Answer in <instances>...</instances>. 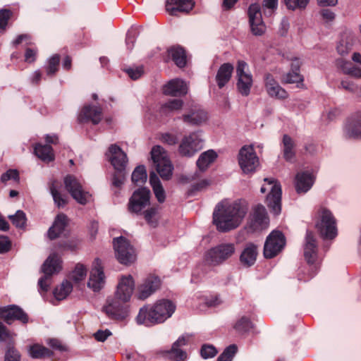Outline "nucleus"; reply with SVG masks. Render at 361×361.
I'll use <instances>...</instances> for the list:
<instances>
[{
    "label": "nucleus",
    "instance_id": "f257e3e1",
    "mask_svg": "<svg viewBox=\"0 0 361 361\" xmlns=\"http://www.w3.org/2000/svg\"><path fill=\"white\" fill-rule=\"evenodd\" d=\"M135 290V281L131 275L122 276L118 283L114 298H109L103 310L111 319L124 321L130 313V301Z\"/></svg>",
    "mask_w": 361,
    "mask_h": 361
},
{
    "label": "nucleus",
    "instance_id": "f03ea898",
    "mask_svg": "<svg viewBox=\"0 0 361 361\" xmlns=\"http://www.w3.org/2000/svg\"><path fill=\"white\" fill-rule=\"evenodd\" d=\"M247 212V207L244 202L224 200L214 208L213 223L219 231L228 232L240 225Z\"/></svg>",
    "mask_w": 361,
    "mask_h": 361
},
{
    "label": "nucleus",
    "instance_id": "7ed1b4c3",
    "mask_svg": "<svg viewBox=\"0 0 361 361\" xmlns=\"http://www.w3.org/2000/svg\"><path fill=\"white\" fill-rule=\"evenodd\" d=\"M176 305L169 300H159L152 305H145L139 310L135 317L138 325L152 326L161 324L174 313Z\"/></svg>",
    "mask_w": 361,
    "mask_h": 361
},
{
    "label": "nucleus",
    "instance_id": "20e7f679",
    "mask_svg": "<svg viewBox=\"0 0 361 361\" xmlns=\"http://www.w3.org/2000/svg\"><path fill=\"white\" fill-rule=\"evenodd\" d=\"M235 251V247L233 243H221L204 253V261L209 266H219L231 258Z\"/></svg>",
    "mask_w": 361,
    "mask_h": 361
},
{
    "label": "nucleus",
    "instance_id": "39448f33",
    "mask_svg": "<svg viewBox=\"0 0 361 361\" xmlns=\"http://www.w3.org/2000/svg\"><path fill=\"white\" fill-rule=\"evenodd\" d=\"M265 184L261 187L260 191L264 193L269 190L266 203L274 214L277 215L281 210V186L279 182L274 178H265L264 179Z\"/></svg>",
    "mask_w": 361,
    "mask_h": 361
},
{
    "label": "nucleus",
    "instance_id": "423d86ee",
    "mask_svg": "<svg viewBox=\"0 0 361 361\" xmlns=\"http://www.w3.org/2000/svg\"><path fill=\"white\" fill-rule=\"evenodd\" d=\"M316 226L324 239H333L337 235L336 219L332 212L326 207L319 208Z\"/></svg>",
    "mask_w": 361,
    "mask_h": 361
},
{
    "label": "nucleus",
    "instance_id": "0eeeda50",
    "mask_svg": "<svg viewBox=\"0 0 361 361\" xmlns=\"http://www.w3.org/2000/svg\"><path fill=\"white\" fill-rule=\"evenodd\" d=\"M113 246L116 257L121 264L130 265L135 262L136 252L128 239L123 236L114 238Z\"/></svg>",
    "mask_w": 361,
    "mask_h": 361
},
{
    "label": "nucleus",
    "instance_id": "6e6552de",
    "mask_svg": "<svg viewBox=\"0 0 361 361\" xmlns=\"http://www.w3.org/2000/svg\"><path fill=\"white\" fill-rule=\"evenodd\" d=\"M151 156L157 173L161 178L169 180L172 176L173 166L166 151L162 147L156 145L152 149Z\"/></svg>",
    "mask_w": 361,
    "mask_h": 361
},
{
    "label": "nucleus",
    "instance_id": "1a4fd4ad",
    "mask_svg": "<svg viewBox=\"0 0 361 361\" xmlns=\"http://www.w3.org/2000/svg\"><path fill=\"white\" fill-rule=\"evenodd\" d=\"M61 264L60 257L55 253L50 255L44 262L42 268L44 276L40 278L38 281L41 292L46 293L48 290L51 284V276L61 270Z\"/></svg>",
    "mask_w": 361,
    "mask_h": 361
},
{
    "label": "nucleus",
    "instance_id": "9d476101",
    "mask_svg": "<svg viewBox=\"0 0 361 361\" xmlns=\"http://www.w3.org/2000/svg\"><path fill=\"white\" fill-rule=\"evenodd\" d=\"M203 145L204 139L201 132H192L183 137L179 145L178 152L182 156L191 157L202 149Z\"/></svg>",
    "mask_w": 361,
    "mask_h": 361
},
{
    "label": "nucleus",
    "instance_id": "9b49d317",
    "mask_svg": "<svg viewBox=\"0 0 361 361\" xmlns=\"http://www.w3.org/2000/svg\"><path fill=\"white\" fill-rule=\"evenodd\" d=\"M236 87L239 93L247 97L250 94L253 85V78L247 63L238 61L236 66Z\"/></svg>",
    "mask_w": 361,
    "mask_h": 361
},
{
    "label": "nucleus",
    "instance_id": "f8f14e48",
    "mask_svg": "<svg viewBox=\"0 0 361 361\" xmlns=\"http://www.w3.org/2000/svg\"><path fill=\"white\" fill-rule=\"evenodd\" d=\"M66 190L72 197L80 204H86L90 200L91 195L85 191L80 181L73 175H68L64 178Z\"/></svg>",
    "mask_w": 361,
    "mask_h": 361
},
{
    "label": "nucleus",
    "instance_id": "ddd939ff",
    "mask_svg": "<svg viewBox=\"0 0 361 361\" xmlns=\"http://www.w3.org/2000/svg\"><path fill=\"white\" fill-rule=\"evenodd\" d=\"M238 163L244 173L255 171L259 166V159L252 145H245L240 149Z\"/></svg>",
    "mask_w": 361,
    "mask_h": 361
},
{
    "label": "nucleus",
    "instance_id": "4468645a",
    "mask_svg": "<svg viewBox=\"0 0 361 361\" xmlns=\"http://www.w3.org/2000/svg\"><path fill=\"white\" fill-rule=\"evenodd\" d=\"M286 240L283 234L279 231H273L267 238L264 247V255L266 258H272L277 255L283 248Z\"/></svg>",
    "mask_w": 361,
    "mask_h": 361
},
{
    "label": "nucleus",
    "instance_id": "2eb2a0df",
    "mask_svg": "<svg viewBox=\"0 0 361 361\" xmlns=\"http://www.w3.org/2000/svg\"><path fill=\"white\" fill-rule=\"evenodd\" d=\"M187 343L188 337L185 336H180L173 343L170 350H160L157 352V354L171 361H186L188 358L187 353L181 348L185 345Z\"/></svg>",
    "mask_w": 361,
    "mask_h": 361
},
{
    "label": "nucleus",
    "instance_id": "dca6fc26",
    "mask_svg": "<svg viewBox=\"0 0 361 361\" xmlns=\"http://www.w3.org/2000/svg\"><path fill=\"white\" fill-rule=\"evenodd\" d=\"M160 286L161 280L158 276H148L137 286L135 296L137 299L144 300L154 293Z\"/></svg>",
    "mask_w": 361,
    "mask_h": 361
},
{
    "label": "nucleus",
    "instance_id": "f3484780",
    "mask_svg": "<svg viewBox=\"0 0 361 361\" xmlns=\"http://www.w3.org/2000/svg\"><path fill=\"white\" fill-rule=\"evenodd\" d=\"M104 284L105 275L102 262L99 259H95L92 263L87 286L93 291L97 292L104 286Z\"/></svg>",
    "mask_w": 361,
    "mask_h": 361
},
{
    "label": "nucleus",
    "instance_id": "a211bd4d",
    "mask_svg": "<svg viewBox=\"0 0 361 361\" xmlns=\"http://www.w3.org/2000/svg\"><path fill=\"white\" fill-rule=\"evenodd\" d=\"M150 191L147 188L135 190L128 203V209L132 213L138 214L149 203Z\"/></svg>",
    "mask_w": 361,
    "mask_h": 361
},
{
    "label": "nucleus",
    "instance_id": "6ab92c4d",
    "mask_svg": "<svg viewBox=\"0 0 361 361\" xmlns=\"http://www.w3.org/2000/svg\"><path fill=\"white\" fill-rule=\"evenodd\" d=\"M247 13L252 33L255 35H262L264 34L266 30V26L262 20L259 4H251Z\"/></svg>",
    "mask_w": 361,
    "mask_h": 361
},
{
    "label": "nucleus",
    "instance_id": "aec40b11",
    "mask_svg": "<svg viewBox=\"0 0 361 361\" xmlns=\"http://www.w3.org/2000/svg\"><path fill=\"white\" fill-rule=\"evenodd\" d=\"M0 318L3 319L8 324H11L13 320H19L23 324L28 322L26 313L16 305L0 307Z\"/></svg>",
    "mask_w": 361,
    "mask_h": 361
},
{
    "label": "nucleus",
    "instance_id": "412c9836",
    "mask_svg": "<svg viewBox=\"0 0 361 361\" xmlns=\"http://www.w3.org/2000/svg\"><path fill=\"white\" fill-rule=\"evenodd\" d=\"M264 86L267 94L271 97L278 99H284L288 96V92L279 85L277 80L271 73L265 74Z\"/></svg>",
    "mask_w": 361,
    "mask_h": 361
},
{
    "label": "nucleus",
    "instance_id": "4be33fe9",
    "mask_svg": "<svg viewBox=\"0 0 361 361\" xmlns=\"http://www.w3.org/2000/svg\"><path fill=\"white\" fill-rule=\"evenodd\" d=\"M269 218L264 206L259 204L253 208L250 219V226L253 230H262L267 227Z\"/></svg>",
    "mask_w": 361,
    "mask_h": 361
},
{
    "label": "nucleus",
    "instance_id": "5701e85b",
    "mask_svg": "<svg viewBox=\"0 0 361 361\" xmlns=\"http://www.w3.org/2000/svg\"><path fill=\"white\" fill-rule=\"evenodd\" d=\"M109 159L116 171L125 170L128 158L126 154L116 145H111L109 148Z\"/></svg>",
    "mask_w": 361,
    "mask_h": 361
},
{
    "label": "nucleus",
    "instance_id": "b1692460",
    "mask_svg": "<svg viewBox=\"0 0 361 361\" xmlns=\"http://www.w3.org/2000/svg\"><path fill=\"white\" fill-rule=\"evenodd\" d=\"M314 183V176L308 171L298 172L295 178V190L298 194L309 191Z\"/></svg>",
    "mask_w": 361,
    "mask_h": 361
},
{
    "label": "nucleus",
    "instance_id": "393cba45",
    "mask_svg": "<svg viewBox=\"0 0 361 361\" xmlns=\"http://www.w3.org/2000/svg\"><path fill=\"white\" fill-rule=\"evenodd\" d=\"M193 0H167L166 9L172 16L178 13H188L194 7Z\"/></svg>",
    "mask_w": 361,
    "mask_h": 361
},
{
    "label": "nucleus",
    "instance_id": "a878e982",
    "mask_svg": "<svg viewBox=\"0 0 361 361\" xmlns=\"http://www.w3.org/2000/svg\"><path fill=\"white\" fill-rule=\"evenodd\" d=\"M188 87L186 82L176 78L170 80L163 87V92L166 95L179 97L187 94Z\"/></svg>",
    "mask_w": 361,
    "mask_h": 361
},
{
    "label": "nucleus",
    "instance_id": "bb28decb",
    "mask_svg": "<svg viewBox=\"0 0 361 361\" xmlns=\"http://www.w3.org/2000/svg\"><path fill=\"white\" fill-rule=\"evenodd\" d=\"M183 121L187 124L198 126L204 123L207 119V112L198 106H193L188 113L184 114L181 117Z\"/></svg>",
    "mask_w": 361,
    "mask_h": 361
},
{
    "label": "nucleus",
    "instance_id": "cd10ccee",
    "mask_svg": "<svg viewBox=\"0 0 361 361\" xmlns=\"http://www.w3.org/2000/svg\"><path fill=\"white\" fill-rule=\"evenodd\" d=\"M80 122L91 121L97 124L102 119V110L100 108L92 106H85L79 114Z\"/></svg>",
    "mask_w": 361,
    "mask_h": 361
},
{
    "label": "nucleus",
    "instance_id": "c85d7f7f",
    "mask_svg": "<svg viewBox=\"0 0 361 361\" xmlns=\"http://www.w3.org/2000/svg\"><path fill=\"white\" fill-rule=\"evenodd\" d=\"M316 240L312 232L307 231L304 247V256L309 264H313L317 258Z\"/></svg>",
    "mask_w": 361,
    "mask_h": 361
},
{
    "label": "nucleus",
    "instance_id": "c756f323",
    "mask_svg": "<svg viewBox=\"0 0 361 361\" xmlns=\"http://www.w3.org/2000/svg\"><path fill=\"white\" fill-rule=\"evenodd\" d=\"M344 136L348 139L361 137V119L352 118L347 121L343 128Z\"/></svg>",
    "mask_w": 361,
    "mask_h": 361
},
{
    "label": "nucleus",
    "instance_id": "7c9ffc66",
    "mask_svg": "<svg viewBox=\"0 0 361 361\" xmlns=\"http://www.w3.org/2000/svg\"><path fill=\"white\" fill-rule=\"evenodd\" d=\"M257 254V247L252 243H248L240 256V262L244 266L251 267L255 263Z\"/></svg>",
    "mask_w": 361,
    "mask_h": 361
},
{
    "label": "nucleus",
    "instance_id": "2f4dec72",
    "mask_svg": "<svg viewBox=\"0 0 361 361\" xmlns=\"http://www.w3.org/2000/svg\"><path fill=\"white\" fill-rule=\"evenodd\" d=\"M233 66L229 63L222 64L216 75V82L219 88L224 87L231 80Z\"/></svg>",
    "mask_w": 361,
    "mask_h": 361
},
{
    "label": "nucleus",
    "instance_id": "473e14b6",
    "mask_svg": "<svg viewBox=\"0 0 361 361\" xmlns=\"http://www.w3.org/2000/svg\"><path fill=\"white\" fill-rule=\"evenodd\" d=\"M216 158L217 154L213 149L202 152L196 162L198 169L202 172L205 171L215 161Z\"/></svg>",
    "mask_w": 361,
    "mask_h": 361
},
{
    "label": "nucleus",
    "instance_id": "72a5a7b5",
    "mask_svg": "<svg viewBox=\"0 0 361 361\" xmlns=\"http://www.w3.org/2000/svg\"><path fill=\"white\" fill-rule=\"evenodd\" d=\"M67 224V217L64 214H59L53 226L49 229L48 236L50 239L59 237L64 231Z\"/></svg>",
    "mask_w": 361,
    "mask_h": 361
},
{
    "label": "nucleus",
    "instance_id": "f704fd0d",
    "mask_svg": "<svg viewBox=\"0 0 361 361\" xmlns=\"http://www.w3.org/2000/svg\"><path fill=\"white\" fill-rule=\"evenodd\" d=\"M295 142L288 135H284L282 140L283 158L288 161H292L295 157Z\"/></svg>",
    "mask_w": 361,
    "mask_h": 361
},
{
    "label": "nucleus",
    "instance_id": "c9c22d12",
    "mask_svg": "<svg viewBox=\"0 0 361 361\" xmlns=\"http://www.w3.org/2000/svg\"><path fill=\"white\" fill-rule=\"evenodd\" d=\"M34 151L36 156L45 162H50L54 159L53 149L49 145L37 144Z\"/></svg>",
    "mask_w": 361,
    "mask_h": 361
},
{
    "label": "nucleus",
    "instance_id": "e433bc0d",
    "mask_svg": "<svg viewBox=\"0 0 361 361\" xmlns=\"http://www.w3.org/2000/svg\"><path fill=\"white\" fill-rule=\"evenodd\" d=\"M149 183L157 200L163 202L165 200V192L159 177L154 172H152L149 175Z\"/></svg>",
    "mask_w": 361,
    "mask_h": 361
},
{
    "label": "nucleus",
    "instance_id": "4c0bfd02",
    "mask_svg": "<svg viewBox=\"0 0 361 361\" xmlns=\"http://www.w3.org/2000/svg\"><path fill=\"white\" fill-rule=\"evenodd\" d=\"M168 52L177 66L183 68L185 66L186 56L183 48L180 47H173L168 50Z\"/></svg>",
    "mask_w": 361,
    "mask_h": 361
},
{
    "label": "nucleus",
    "instance_id": "58836bf2",
    "mask_svg": "<svg viewBox=\"0 0 361 361\" xmlns=\"http://www.w3.org/2000/svg\"><path fill=\"white\" fill-rule=\"evenodd\" d=\"M73 290V285L68 280L66 279L55 288L54 295L57 300L66 299Z\"/></svg>",
    "mask_w": 361,
    "mask_h": 361
},
{
    "label": "nucleus",
    "instance_id": "ea45409f",
    "mask_svg": "<svg viewBox=\"0 0 361 361\" xmlns=\"http://www.w3.org/2000/svg\"><path fill=\"white\" fill-rule=\"evenodd\" d=\"M30 356L34 359H42L51 355V351L38 343L31 345L28 349Z\"/></svg>",
    "mask_w": 361,
    "mask_h": 361
},
{
    "label": "nucleus",
    "instance_id": "a19ab883",
    "mask_svg": "<svg viewBox=\"0 0 361 361\" xmlns=\"http://www.w3.org/2000/svg\"><path fill=\"white\" fill-rule=\"evenodd\" d=\"M193 298L202 299L203 302L205 304V307H216L222 302V300L218 295L207 296L200 292L195 293L193 295Z\"/></svg>",
    "mask_w": 361,
    "mask_h": 361
},
{
    "label": "nucleus",
    "instance_id": "79ce46f5",
    "mask_svg": "<svg viewBox=\"0 0 361 361\" xmlns=\"http://www.w3.org/2000/svg\"><path fill=\"white\" fill-rule=\"evenodd\" d=\"M183 102L180 99H172L163 104L161 106V112L164 114H168L171 112L181 109Z\"/></svg>",
    "mask_w": 361,
    "mask_h": 361
},
{
    "label": "nucleus",
    "instance_id": "37998d69",
    "mask_svg": "<svg viewBox=\"0 0 361 361\" xmlns=\"http://www.w3.org/2000/svg\"><path fill=\"white\" fill-rule=\"evenodd\" d=\"M87 276V269L82 264L75 265L74 269L69 274L68 279L73 281L75 283L82 281Z\"/></svg>",
    "mask_w": 361,
    "mask_h": 361
},
{
    "label": "nucleus",
    "instance_id": "c03bdc74",
    "mask_svg": "<svg viewBox=\"0 0 361 361\" xmlns=\"http://www.w3.org/2000/svg\"><path fill=\"white\" fill-rule=\"evenodd\" d=\"M16 334L9 331L4 324L0 322V342H5L8 345H13Z\"/></svg>",
    "mask_w": 361,
    "mask_h": 361
},
{
    "label": "nucleus",
    "instance_id": "a18cd8bd",
    "mask_svg": "<svg viewBox=\"0 0 361 361\" xmlns=\"http://www.w3.org/2000/svg\"><path fill=\"white\" fill-rule=\"evenodd\" d=\"M147 175L144 166H137L132 173V181L136 185L144 183L147 180Z\"/></svg>",
    "mask_w": 361,
    "mask_h": 361
},
{
    "label": "nucleus",
    "instance_id": "49530a36",
    "mask_svg": "<svg viewBox=\"0 0 361 361\" xmlns=\"http://www.w3.org/2000/svg\"><path fill=\"white\" fill-rule=\"evenodd\" d=\"M340 66L344 73L350 75L355 78H361V68L355 66L352 63L341 61Z\"/></svg>",
    "mask_w": 361,
    "mask_h": 361
},
{
    "label": "nucleus",
    "instance_id": "de8ad7c7",
    "mask_svg": "<svg viewBox=\"0 0 361 361\" xmlns=\"http://www.w3.org/2000/svg\"><path fill=\"white\" fill-rule=\"evenodd\" d=\"M281 82L286 84L296 83L297 86L299 87L300 84L303 82V76L300 74L299 72L292 71L286 73L281 78Z\"/></svg>",
    "mask_w": 361,
    "mask_h": 361
},
{
    "label": "nucleus",
    "instance_id": "09e8293b",
    "mask_svg": "<svg viewBox=\"0 0 361 361\" xmlns=\"http://www.w3.org/2000/svg\"><path fill=\"white\" fill-rule=\"evenodd\" d=\"M252 326L250 319L245 316H243L237 321L234 328L238 332L243 334L249 331Z\"/></svg>",
    "mask_w": 361,
    "mask_h": 361
},
{
    "label": "nucleus",
    "instance_id": "8fccbe9b",
    "mask_svg": "<svg viewBox=\"0 0 361 361\" xmlns=\"http://www.w3.org/2000/svg\"><path fill=\"white\" fill-rule=\"evenodd\" d=\"M8 218L12 224L19 228L25 226L27 220L25 214L21 210H18L15 214L8 216Z\"/></svg>",
    "mask_w": 361,
    "mask_h": 361
},
{
    "label": "nucleus",
    "instance_id": "3c124183",
    "mask_svg": "<svg viewBox=\"0 0 361 361\" xmlns=\"http://www.w3.org/2000/svg\"><path fill=\"white\" fill-rule=\"evenodd\" d=\"M50 192L53 197L54 201L58 207H63L67 204L66 197L62 195L56 189L54 183L50 186Z\"/></svg>",
    "mask_w": 361,
    "mask_h": 361
},
{
    "label": "nucleus",
    "instance_id": "603ef678",
    "mask_svg": "<svg viewBox=\"0 0 361 361\" xmlns=\"http://www.w3.org/2000/svg\"><path fill=\"white\" fill-rule=\"evenodd\" d=\"M237 352L235 345H231L227 347L224 351L218 357L217 361H231Z\"/></svg>",
    "mask_w": 361,
    "mask_h": 361
},
{
    "label": "nucleus",
    "instance_id": "864d4df0",
    "mask_svg": "<svg viewBox=\"0 0 361 361\" xmlns=\"http://www.w3.org/2000/svg\"><path fill=\"white\" fill-rule=\"evenodd\" d=\"M309 1L310 0H284L286 6L290 10L303 9Z\"/></svg>",
    "mask_w": 361,
    "mask_h": 361
},
{
    "label": "nucleus",
    "instance_id": "5fc2aeb1",
    "mask_svg": "<svg viewBox=\"0 0 361 361\" xmlns=\"http://www.w3.org/2000/svg\"><path fill=\"white\" fill-rule=\"evenodd\" d=\"M262 6L264 14L270 16L278 7V0H264Z\"/></svg>",
    "mask_w": 361,
    "mask_h": 361
},
{
    "label": "nucleus",
    "instance_id": "6e6d98bb",
    "mask_svg": "<svg viewBox=\"0 0 361 361\" xmlns=\"http://www.w3.org/2000/svg\"><path fill=\"white\" fill-rule=\"evenodd\" d=\"M59 61L60 57L58 54H55L49 59L47 68L48 75H53L57 71Z\"/></svg>",
    "mask_w": 361,
    "mask_h": 361
},
{
    "label": "nucleus",
    "instance_id": "4d7b16f0",
    "mask_svg": "<svg viewBox=\"0 0 361 361\" xmlns=\"http://www.w3.org/2000/svg\"><path fill=\"white\" fill-rule=\"evenodd\" d=\"M200 353L203 358L207 359L214 357L217 350L212 345L205 344L202 346Z\"/></svg>",
    "mask_w": 361,
    "mask_h": 361
},
{
    "label": "nucleus",
    "instance_id": "13d9d810",
    "mask_svg": "<svg viewBox=\"0 0 361 361\" xmlns=\"http://www.w3.org/2000/svg\"><path fill=\"white\" fill-rule=\"evenodd\" d=\"M353 47V43L350 39H342L339 42L338 44L337 45V51L341 55H344L345 54H348L349 51L351 50Z\"/></svg>",
    "mask_w": 361,
    "mask_h": 361
},
{
    "label": "nucleus",
    "instance_id": "bf43d9fd",
    "mask_svg": "<svg viewBox=\"0 0 361 361\" xmlns=\"http://www.w3.org/2000/svg\"><path fill=\"white\" fill-rule=\"evenodd\" d=\"M125 178V170H121L120 171H116L112 178V185L115 188H120L123 184Z\"/></svg>",
    "mask_w": 361,
    "mask_h": 361
},
{
    "label": "nucleus",
    "instance_id": "052dcab7",
    "mask_svg": "<svg viewBox=\"0 0 361 361\" xmlns=\"http://www.w3.org/2000/svg\"><path fill=\"white\" fill-rule=\"evenodd\" d=\"M156 215H157V209L154 207L149 208L144 212V216H145V220L152 226H156V225L157 224Z\"/></svg>",
    "mask_w": 361,
    "mask_h": 361
},
{
    "label": "nucleus",
    "instance_id": "680f3d73",
    "mask_svg": "<svg viewBox=\"0 0 361 361\" xmlns=\"http://www.w3.org/2000/svg\"><path fill=\"white\" fill-rule=\"evenodd\" d=\"M20 355L13 345H8V350L5 355L4 361H20Z\"/></svg>",
    "mask_w": 361,
    "mask_h": 361
},
{
    "label": "nucleus",
    "instance_id": "e2e57ef3",
    "mask_svg": "<svg viewBox=\"0 0 361 361\" xmlns=\"http://www.w3.org/2000/svg\"><path fill=\"white\" fill-rule=\"evenodd\" d=\"M19 173L17 170L9 169L1 176V181L6 183L9 180H18Z\"/></svg>",
    "mask_w": 361,
    "mask_h": 361
},
{
    "label": "nucleus",
    "instance_id": "0e129e2a",
    "mask_svg": "<svg viewBox=\"0 0 361 361\" xmlns=\"http://www.w3.org/2000/svg\"><path fill=\"white\" fill-rule=\"evenodd\" d=\"M126 72L133 80L138 79L144 73L143 68L142 66L128 68L126 70Z\"/></svg>",
    "mask_w": 361,
    "mask_h": 361
},
{
    "label": "nucleus",
    "instance_id": "69168bd1",
    "mask_svg": "<svg viewBox=\"0 0 361 361\" xmlns=\"http://www.w3.org/2000/svg\"><path fill=\"white\" fill-rule=\"evenodd\" d=\"M11 16V13L9 10L3 9L0 11V28H5Z\"/></svg>",
    "mask_w": 361,
    "mask_h": 361
},
{
    "label": "nucleus",
    "instance_id": "338daca9",
    "mask_svg": "<svg viewBox=\"0 0 361 361\" xmlns=\"http://www.w3.org/2000/svg\"><path fill=\"white\" fill-rule=\"evenodd\" d=\"M161 140L169 145H174L177 143L178 139L175 135L165 133L161 135Z\"/></svg>",
    "mask_w": 361,
    "mask_h": 361
},
{
    "label": "nucleus",
    "instance_id": "774afa93",
    "mask_svg": "<svg viewBox=\"0 0 361 361\" xmlns=\"http://www.w3.org/2000/svg\"><path fill=\"white\" fill-rule=\"evenodd\" d=\"M11 242L6 236H0V253H4L10 249Z\"/></svg>",
    "mask_w": 361,
    "mask_h": 361
}]
</instances>
